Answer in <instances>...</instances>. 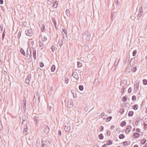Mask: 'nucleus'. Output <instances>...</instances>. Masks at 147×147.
Listing matches in <instances>:
<instances>
[{
	"mask_svg": "<svg viewBox=\"0 0 147 147\" xmlns=\"http://www.w3.org/2000/svg\"><path fill=\"white\" fill-rule=\"evenodd\" d=\"M28 130V126L27 125H26L24 127V133L25 135H26L27 133V131Z\"/></svg>",
	"mask_w": 147,
	"mask_h": 147,
	"instance_id": "6e6552de",
	"label": "nucleus"
},
{
	"mask_svg": "<svg viewBox=\"0 0 147 147\" xmlns=\"http://www.w3.org/2000/svg\"><path fill=\"white\" fill-rule=\"evenodd\" d=\"M127 100V96H124L122 97V100L123 102H125Z\"/></svg>",
	"mask_w": 147,
	"mask_h": 147,
	"instance_id": "aec40b11",
	"label": "nucleus"
},
{
	"mask_svg": "<svg viewBox=\"0 0 147 147\" xmlns=\"http://www.w3.org/2000/svg\"><path fill=\"white\" fill-rule=\"evenodd\" d=\"M21 104L22 107L23 109H24V110H25L26 107V100L25 99L22 100Z\"/></svg>",
	"mask_w": 147,
	"mask_h": 147,
	"instance_id": "f03ea898",
	"label": "nucleus"
},
{
	"mask_svg": "<svg viewBox=\"0 0 147 147\" xmlns=\"http://www.w3.org/2000/svg\"><path fill=\"white\" fill-rule=\"evenodd\" d=\"M55 69V65H53L51 67V70L52 71H54Z\"/></svg>",
	"mask_w": 147,
	"mask_h": 147,
	"instance_id": "4be33fe9",
	"label": "nucleus"
},
{
	"mask_svg": "<svg viewBox=\"0 0 147 147\" xmlns=\"http://www.w3.org/2000/svg\"><path fill=\"white\" fill-rule=\"evenodd\" d=\"M132 108L136 110L138 108V106L136 105H134L133 106Z\"/></svg>",
	"mask_w": 147,
	"mask_h": 147,
	"instance_id": "a878e982",
	"label": "nucleus"
},
{
	"mask_svg": "<svg viewBox=\"0 0 147 147\" xmlns=\"http://www.w3.org/2000/svg\"><path fill=\"white\" fill-rule=\"evenodd\" d=\"M3 3V0H0V4H2Z\"/></svg>",
	"mask_w": 147,
	"mask_h": 147,
	"instance_id": "37998d69",
	"label": "nucleus"
},
{
	"mask_svg": "<svg viewBox=\"0 0 147 147\" xmlns=\"http://www.w3.org/2000/svg\"><path fill=\"white\" fill-rule=\"evenodd\" d=\"M31 79L30 76H28L25 80V83L27 84H29Z\"/></svg>",
	"mask_w": 147,
	"mask_h": 147,
	"instance_id": "423d86ee",
	"label": "nucleus"
},
{
	"mask_svg": "<svg viewBox=\"0 0 147 147\" xmlns=\"http://www.w3.org/2000/svg\"><path fill=\"white\" fill-rule=\"evenodd\" d=\"M100 129H101L100 131H102L103 130V129H104V127H103V126H101L100 127Z\"/></svg>",
	"mask_w": 147,
	"mask_h": 147,
	"instance_id": "a18cd8bd",
	"label": "nucleus"
},
{
	"mask_svg": "<svg viewBox=\"0 0 147 147\" xmlns=\"http://www.w3.org/2000/svg\"><path fill=\"white\" fill-rule=\"evenodd\" d=\"M136 131L137 132H140V129H136Z\"/></svg>",
	"mask_w": 147,
	"mask_h": 147,
	"instance_id": "ea45409f",
	"label": "nucleus"
},
{
	"mask_svg": "<svg viewBox=\"0 0 147 147\" xmlns=\"http://www.w3.org/2000/svg\"><path fill=\"white\" fill-rule=\"evenodd\" d=\"M125 137L124 135L123 134H120L119 136V138L120 139H122Z\"/></svg>",
	"mask_w": 147,
	"mask_h": 147,
	"instance_id": "a211bd4d",
	"label": "nucleus"
},
{
	"mask_svg": "<svg viewBox=\"0 0 147 147\" xmlns=\"http://www.w3.org/2000/svg\"><path fill=\"white\" fill-rule=\"evenodd\" d=\"M33 43H34V42H33V41H32L31 42V44L32 45H33Z\"/></svg>",
	"mask_w": 147,
	"mask_h": 147,
	"instance_id": "6e6d98bb",
	"label": "nucleus"
},
{
	"mask_svg": "<svg viewBox=\"0 0 147 147\" xmlns=\"http://www.w3.org/2000/svg\"><path fill=\"white\" fill-rule=\"evenodd\" d=\"M98 138L100 140L103 139L104 138V136L103 134H100L98 136Z\"/></svg>",
	"mask_w": 147,
	"mask_h": 147,
	"instance_id": "dca6fc26",
	"label": "nucleus"
},
{
	"mask_svg": "<svg viewBox=\"0 0 147 147\" xmlns=\"http://www.w3.org/2000/svg\"><path fill=\"white\" fill-rule=\"evenodd\" d=\"M51 49L53 52L54 51L56 50L54 46H52Z\"/></svg>",
	"mask_w": 147,
	"mask_h": 147,
	"instance_id": "2f4dec72",
	"label": "nucleus"
},
{
	"mask_svg": "<svg viewBox=\"0 0 147 147\" xmlns=\"http://www.w3.org/2000/svg\"><path fill=\"white\" fill-rule=\"evenodd\" d=\"M44 131L46 134H47L49 131V129L47 126H46L45 127Z\"/></svg>",
	"mask_w": 147,
	"mask_h": 147,
	"instance_id": "1a4fd4ad",
	"label": "nucleus"
},
{
	"mask_svg": "<svg viewBox=\"0 0 147 147\" xmlns=\"http://www.w3.org/2000/svg\"><path fill=\"white\" fill-rule=\"evenodd\" d=\"M132 100L133 101H135L136 100V97L134 95L132 98Z\"/></svg>",
	"mask_w": 147,
	"mask_h": 147,
	"instance_id": "c756f323",
	"label": "nucleus"
},
{
	"mask_svg": "<svg viewBox=\"0 0 147 147\" xmlns=\"http://www.w3.org/2000/svg\"><path fill=\"white\" fill-rule=\"evenodd\" d=\"M144 128L146 129L147 128V125L145 124H144Z\"/></svg>",
	"mask_w": 147,
	"mask_h": 147,
	"instance_id": "de8ad7c7",
	"label": "nucleus"
},
{
	"mask_svg": "<svg viewBox=\"0 0 147 147\" xmlns=\"http://www.w3.org/2000/svg\"><path fill=\"white\" fill-rule=\"evenodd\" d=\"M26 57L28 59H29L31 57V52L30 51V49L28 48L27 49L26 52Z\"/></svg>",
	"mask_w": 147,
	"mask_h": 147,
	"instance_id": "f257e3e1",
	"label": "nucleus"
},
{
	"mask_svg": "<svg viewBox=\"0 0 147 147\" xmlns=\"http://www.w3.org/2000/svg\"><path fill=\"white\" fill-rule=\"evenodd\" d=\"M63 31L65 33H67V30L65 29H62Z\"/></svg>",
	"mask_w": 147,
	"mask_h": 147,
	"instance_id": "a19ab883",
	"label": "nucleus"
},
{
	"mask_svg": "<svg viewBox=\"0 0 147 147\" xmlns=\"http://www.w3.org/2000/svg\"><path fill=\"white\" fill-rule=\"evenodd\" d=\"M133 114L134 112L133 111H130L128 113V115L129 117H131L133 115Z\"/></svg>",
	"mask_w": 147,
	"mask_h": 147,
	"instance_id": "412c9836",
	"label": "nucleus"
},
{
	"mask_svg": "<svg viewBox=\"0 0 147 147\" xmlns=\"http://www.w3.org/2000/svg\"><path fill=\"white\" fill-rule=\"evenodd\" d=\"M115 126L114 125H112L111 127L110 128L111 130H113L115 128Z\"/></svg>",
	"mask_w": 147,
	"mask_h": 147,
	"instance_id": "e433bc0d",
	"label": "nucleus"
},
{
	"mask_svg": "<svg viewBox=\"0 0 147 147\" xmlns=\"http://www.w3.org/2000/svg\"><path fill=\"white\" fill-rule=\"evenodd\" d=\"M111 131H107V135L108 136H110L111 134Z\"/></svg>",
	"mask_w": 147,
	"mask_h": 147,
	"instance_id": "7c9ffc66",
	"label": "nucleus"
},
{
	"mask_svg": "<svg viewBox=\"0 0 147 147\" xmlns=\"http://www.w3.org/2000/svg\"><path fill=\"white\" fill-rule=\"evenodd\" d=\"M143 84L145 85H147V80L146 79H144L143 80Z\"/></svg>",
	"mask_w": 147,
	"mask_h": 147,
	"instance_id": "393cba45",
	"label": "nucleus"
},
{
	"mask_svg": "<svg viewBox=\"0 0 147 147\" xmlns=\"http://www.w3.org/2000/svg\"><path fill=\"white\" fill-rule=\"evenodd\" d=\"M146 113H147V109L146 110Z\"/></svg>",
	"mask_w": 147,
	"mask_h": 147,
	"instance_id": "bf43d9fd",
	"label": "nucleus"
},
{
	"mask_svg": "<svg viewBox=\"0 0 147 147\" xmlns=\"http://www.w3.org/2000/svg\"><path fill=\"white\" fill-rule=\"evenodd\" d=\"M137 53V51L136 50H134L133 53V56H135L136 55Z\"/></svg>",
	"mask_w": 147,
	"mask_h": 147,
	"instance_id": "473e14b6",
	"label": "nucleus"
},
{
	"mask_svg": "<svg viewBox=\"0 0 147 147\" xmlns=\"http://www.w3.org/2000/svg\"><path fill=\"white\" fill-rule=\"evenodd\" d=\"M45 30V25L43 24L42 25V27L41 28V30L42 32H44Z\"/></svg>",
	"mask_w": 147,
	"mask_h": 147,
	"instance_id": "5701e85b",
	"label": "nucleus"
},
{
	"mask_svg": "<svg viewBox=\"0 0 147 147\" xmlns=\"http://www.w3.org/2000/svg\"><path fill=\"white\" fill-rule=\"evenodd\" d=\"M117 147H122L121 146H118Z\"/></svg>",
	"mask_w": 147,
	"mask_h": 147,
	"instance_id": "13d9d810",
	"label": "nucleus"
},
{
	"mask_svg": "<svg viewBox=\"0 0 147 147\" xmlns=\"http://www.w3.org/2000/svg\"><path fill=\"white\" fill-rule=\"evenodd\" d=\"M36 111H33L34 113L32 114V115H33V116H34V119L35 122V124H36L37 122V117L35 116L34 115V114H35V112H36Z\"/></svg>",
	"mask_w": 147,
	"mask_h": 147,
	"instance_id": "4468645a",
	"label": "nucleus"
},
{
	"mask_svg": "<svg viewBox=\"0 0 147 147\" xmlns=\"http://www.w3.org/2000/svg\"><path fill=\"white\" fill-rule=\"evenodd\" d=\"M128 92L129 93L131 92L132 91V88H129L128 89Z\"/></svg>",
	"mask_w": 147,
	"mask_h": 147,
	"instance_id": "f704fd0d",
	"label": "nucleus"
},
{
	"mask_svg": "<svg viewBox=\"0 0 147 147\" xmlns=\"http://www.w3.org/2000/svg\"><path fill=\"white\" fill-rule=\"evenodd\" d=\"M146 142V140L145 139H142L141 141V143L142 144H144Z\"/></svg>",
	"mask_w": 147,
	"mask_h": 147,
	"instance_id": "b1692460",
	"label": "nucleus"
},
{
	"mask_svg": "<svg viewBox=\"0 0 147 147\" xmlns=\"http://www.w3.org/2000/svg\"><path fill=\"white\" fill-rule=\"evenodd\" d=\"M20 52L24 55H26V53L24 50L22 48L20 49Z\"/></svg>",
	"mask_w": 147,
	"mask_h": 147,
	"instance_id": "6ab92c4d",
	"label": "nucleus"
},
{
	"mask_svg": "<svg viewBox=\"0 0 147 147\" xmlns=\"http://www.w3.org/2000/svg\"><path fill=\"white\" fill-rule=\"evenodd\" d=\"M124 90H125V89L124 88H123L121 90V92L122 93H123V92H124Z\"/></svg>",
	"mask_w": 147,
	"mask_h": 147,
	"instance_id": "c03bdc74",
	"label": "nucleus"
},
{
	"mask_svg": "<svg viewBox=\"0 0 147 147\" xmlns=\"http://www.w3.org/2000/svg\"><path fill=\"white\" fill-rule=\"evenodd\" d=\"M139 136L140 134H139L135 132L133 136L135 138H137L139 137Z\"/></svg>",
	"mask_w": 147,
	"mask_h": 147,
	"instance_id": "9d476101",
	"label": "nucleus"
},
{
	"mask_svg": "<svg viewBox=\"0 0 147 147\" xmlns=\"http://www.w3.org/2000/svg\"><path fill=\"white\" fill-rule=\"evenodd\" d=\"M131 129V127L130 125H128L127 126L125 132L127 134H128Z\"/></svg>",
	"mask_w": 147,
	"mask_h": 147,
	"instance_id": "39448f33",
	"label": "nucleus"
},
{
	"mask_svg": "<svg viewBox=\"0 0 147 147\" xmlns=\"http://www.w3.org/2000/svg\"><path fill=\"white\" fill-rule=\"evenodd\" d=\"M78 67H81L82 66V63L78 61Z\"/></svg>",
	"mask_w": 147,
	"mask_h": 147,
	"instance_id": "cd10ccee",
	"label": "nucleus"
},
{
	"mask_svg": "<svg viewBox=\"0 0 147 147\" xmlns=\"http://www.w3.org/2000/svg\"><path fill=\"white\" fill-rule=\"evenodd\" d=\"M137 70L136 68V67H134L133 69V71L134 72H135Z\"/></svg>",
	"mask_w": 147,
	"mask_h": 147,
	"instance_id": "4c0bfd02",
	"label": "nucleus"
},
{
	"mask_svg": "<svg viewBox=\"0 0 147 147\" xmlns=\"http://www.w3.org/2000/svg\"><path fill=\"white\" fill-rule=\"evenodd\" d=\"M134 147H139L137 145H135L134 146Z\"/></svg>",
	"mask_w": 147,
	"mask_h": 147,
	"instance_id": "5fc2aeb1",
	"label": "nucleus"
},
{
	"mask_svg": "<svg viewBox=\"0 0 147 147\" xmlns=\"http://www.w3.org/2000/svg\"><path fill=\"white\" fill-rule=\"evenodd\" d=\"M79 89L81 90L82 91L84 89V87L82 85H81L79 86Z\"/></svg>",
	"mask_w": 147,
	"mask_h": 147,
	"instance_id": "c85d7f7f",
	"label": "nucleus"
},
{
	"mask_svg": "<svg viewBox=\"0 0 147 147\" xmlns=\"http://www.w3.org/2000/svg\"><path fill=\"white\" fill-rule=\"evenodd\" d=\"M1 65V60L0 59V65Z\"/></svg>",
	"mask_w": 147,
	"mask_h": 147,
	"instance_id": "4d7b16f0",
	"label": "nucleus"
},
{
	"mask_svg": "<svg viewBox=\"0 0 147 147\" xmlns=\"http://www.w3.org/2000/svg\"><path fill=\"white\" fill-rule=\"evenodd\" d=\"M37 94H34V98L33 99V103H34V105H36V96H37V95H36Z\"/></svg>",
	"mask_w": 147,
	"mask_h": 147,
	"instance_id": "9b49d317",
	"label": "nucleus"
},
{
	"mask_svg": "<svg viewBox=\"0 0 147 147\" xmlns=\"http://www.w3.org/2000/svg\"><path fill=\"white\" fill-rule=\"evenodd\" d=\"M21 34V33L20 32H19L18 33V37H20V36Z\"/></svg>",
	"mask_w": 147,
	"mask_h": 147,
	"instance_id": "09e8293b",
	"label": "nucleus"
},
{
	"mask_svg": "<svg viewBox=\"0 0 147 147\" xmlns=\"http://www.w3.org/2000/svg\"><path fill=\"white\" fill-rule=\"evenodd\" d=\"M106 144L108 145H111L112 144V141L111 140H107L106 142Z\"/></svg>",
	"mask_w": 147,
	"mask_h": 147,
	"instance_id": "ddd939ff",
	"label": "nucleus"
},
{
	"mask_svg": "<svg viewBox=\"0 0 147 147\" xmlns=\"http://www.w3.org/2000/svg\"><path fill=\"white\" fill-rule=\"evenodd\" d=\"M126 125V122L125 121H123L120 124V125L121 127H123L125 126Z\"/></svg>",
	"mask_w": 147,
	"mask_h": 147,
	"instance_id": "2eb2a0df",
	"label": "nucleus"
},
{
	"mask_svg": "<svg viewBox=\"0 0 147 147\" xmlns=\"http://www.w3.org/2000/svg\"><path fill=\"white\" fill-rule=\"evenodd\" d=\"M130 143L129 142L127 141L124 142H123V146H127Z\"/></svg>",
	"mask_w": 147,
	"mask_h": 147,
	"instance_id": "f8f14e48",
	"label": "nucleus"
},
{
	"mask_svg": "<svg viewBox=\"0 0 147 147\" xmlns=\"http://www.w3.org/2000/svg\"><path fill=\"white\" fill-rule=\"evenodd\" d=\"M1 9H2L3 10V11H4L5 10V8L3 7H1Z\"/></svg>",
	"mask_w": 147,
	"mask_h": 147,
	"instance_id": "3c124183",
	"label": "nucleus"
},
{
	"mask_svg": "<svg viewBox=\"0 0 147 147\" xmlns=\"http://www.w3.org/2000/svg\"><path fill=\"white\" fill-rule=\"evenodd\" d=\"M1 138V135H0V139Z\"/></svg>",
	"mask_w": 147,
	"mask_h": 147,
	"instance_id": "052dcab7",
	"label": "nucleus"
},
{
	"mask_svg": "<svg viewBox=\"0 0 147 147\" xmlns=\"http://www.w3.org/2000/svg\"><path fill=\"white\" fill-rule=\"evenodd\" d=\"M112 118V117L111 116H109L106 119V121L108 122L110 121Z\"/></svg>",
	"mask_w": 147,
	"mask_h": 147,
	"instance_id": "bb28decb",
	"label": "nucleus"
},
{
	"mask_svg": "<svg viewBox=\"0 0 147 147\" xmlns=\"http://www.w3.org/2000/svg\"><path fill=\"white\" fill-rule=\"evenodd\" d=\"M22 124L25 125H27V121L26 117H23L22 118Z\"/></svg>",
	"mask_w": 147,
	"mask_h": 147,
	"instance_id": "0eeeda50",
	"label": "nucleus"
},
{
	"mask_svg": "<svg viewBox=\"0 0 147 147\" xmlns=\"http://www.w3.org/2000/svg\"><path fill=\"white\" fill-rule=\"evenodd\" d=\"M107 144H105L102 146V147H107Z\"/></svg>",
	"mask_w": 147,
	"mask_h": 147,
	"instance_id": "58836bf2",
	"label": "nucleus"
},
{
	"mask_svg": "<svg viewBox=\"0 0 147 147\" xmlns=\"http://www.w3.org/2000/svg\"><path fill=\"white\" fill-rule=\"evenodd\" d=\"M4 32H5L4 31L3 32V34H2V39L3 40L5 36Z\"/></svg>",
	"mask_w": 147,
	"mask_h": 147,
	"instance_id": "79ce46f5",
	"label": "nucleus"
},
{
	"mask_svg": "<svg viewBox=\"0 0 147 147\" xmlns=\"http://www.w3.org/2000/svg\"><path fill=\"white\" fill-rule=\"evenodd\" d=\"M139 88V85L138 84V85L136 86V88L138 90Z\"/></svg>",
	"mask_w": 147,
	"mask_h": 147,
	"instance_id": "8fccbe9b",
	"label": "nucleus"
},
{
	"mask_svg": "<svg viewBox=\"0 0 147 147\" xmlns=\"http://www.w3.org/2000/svg\"><path fill=\"white\" fill-rule=\"evenodd\" d=\"M33 56L34 59V62L35 63V62H37V60L36 59V51L35 48L33 49Z\"/></svg>",
	"mask_w": 147,
	"mask_h": 147,
	"instance_id": "7ed1b4c3",
	"label": "nucleus"
},
{
	"mask_svg": "<svg viewBox=\"0 0 147 147\" xmlns=\"http://www.w3.org/2000/svg\"><path fill=\"white\" fill-rule=\"evenodd\" d=\"M57 5L58 3L57 1H55L53 4V7H54V8H56L57 7Z\"/></svg>",
	"mask_w": 147,
	"mask_h": 147,
	"instance_id": "f3484780",
	"label": "nucleus"
},
{
	"mask_svg": "<svg viewBox=\"0 0 147 147\" xmlns=\"http://www.w3.org/2000/svg\"><path fill=\"white\" fill-rule=\"evenodd\" d=\"M8 52H9L10 53H11V49H9L8 50Z\"/></svg>",
	"mask_w": 147,
	"mask_h": 147,
	"instance_id": "49530a36",
	"label": "nucleus"
},
{
	"mask_svg": "<svg viewBox=\"0 0 147 147\" xmlns=\"http://www.w3.org/2000/svg\"><path fill=\"white\" fill-rule=\"evenodd\" d=\"M25 33L26 35L29 36H31L32 34L31 29L26 30L25 31Z\"/></svg>",
	"mask_w": 147,
	"mask_h": 147,
	"instance_id": "20e7f679",
	"label": "nucleus"
},
{
	"mask_svg": "<svg viewBox=\"0 0 147 147\" xmlns=\"http://www.w3.org/2000/svg\"><path fill=\"white\" fill-rule=\"evenodd\" d=\"M143 147H147V143Z\"/></svg>",
	"mask_w": 147,
	"mask_h": 147,
	"instance_id": "864d4df0",
	"label": "nucleus"
},
{
	"mask_svg": "<svg viewBox=\"0 0 147 147\" xmlns=\"http://www.w3.org/2000/svg\"><path fill=\"white\" fill-rule=\"evenodd\" d=\"M39 64L41 67H43L44 65L43 63H42V62H40L39 63Z\"/></svg>",
	"mask_w": 147,
	"mask_h": 147,
	"instance_id": "c9c22d12",
	"label": "nucleus"
},
{
	"mask_svg": "<svg viewBox=\"0 0 147 147\" xmlns=\"http://www.w3.org/2000/svg\"><path fill=\"white\" fill-rule=\"evenodd\" d=\"M0 31L2 32L3 31V26L2 25H0Z\"/></svg>",
	"mask_w": 147,
	"mask_h": 147,
	"instance_id": "72a5a7b5",
	"label": "nucleus"
},
{
	"mask_svg": "<svg viewBox=\"0 0 147 147\" xmlns=\"http://www.w3.org/2000/svg\"><path fill=\"white\" fill-rule=\"evenodd\" d=\"M59 134L60 136L61 134V131H59Z\"/></svg>",
	"mask_w": 147,
	"mask_h": 147,
	"instance_id": "603ef678",
	"label": "nucleus"
}]
</instances>
